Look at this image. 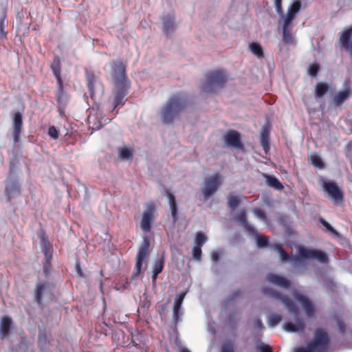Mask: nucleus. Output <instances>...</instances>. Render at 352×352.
Returning a JSON list of instances; mask_svg holds the SVG:
<instances>
[{"instance_id":"nucleus-53","label":"nucleus","mask_w":352,"mask_h":352,"mask_svg":"<svg viewBox=\"0 0 352 352\" xmlns=\"http://www.w3.org/2000/svg\"><path fill=\"white\" fill-rule=\"evenodd\" d=\"M171 210V217L173 219V222L175 223L178 220V210H177V206L175 208H170Z\"/></svg>"},{"instance_id":"nucleus-56","label":"nucleus","mask_w":352,"mask_h":352,"mask_svg":"<svg viewBox=\"0 0 352 352\" xmlns=\"http://www.w3.org/2000/svg\"><path fill=\"white\" fill-rule=\"evenodd\" d=\"M254 325L256 328L261 330L263 328V325L262 321L259 318H256L254 320Z\"/></svg>"},{"instance_id":"nucleus-34","label":"nucleus","mask_w":352,"mask_h":352,"mask_svg":"<svg viewBox=\"0 0 352 352\" xmlns=\"http://www.w3.org/2000/svg\"><path fill=\"white\" fill-rule=\"evenodd\" d=\"M311 164L316 168L323 169L324 164L322 158L318 154H313L309 157Z\"/></svg>"},{"instance_id":"nucleus-26","label":"nucleus","mask_w":352,"mask_h":352,"mask_svg":"<svg viewBox=\"0 0 352 352\" xmlns=\"http://www.w3.org/2000/svg\"><path fill=\"white\" fill-rule=\"evenodd\" d=\"M85 79L88 89L91 95L94 94L96 77L93 72L87 70L85 72Z\"/></svg>"},{"instance_id":"nucleus-6","label":"nucleus","mask_w":352,"mask_h":352,"mask_svg":"<svg viewBox=\"0 0 352 352\" xmlns=\"http://www.w3.org/2000/svg\"><path fill=\"white\" fill-rule=\"evenodd\" d=\"M222 184V177L215 173L204 179V186L201 192L204 199H208L214 195Z\"/></svg>"},{"instance_id":"nucleus-14","label":"nucleus","mask_w":352,"mask_h":352,"mask_svg":"<svg viewBox=\"0 0 352 352\" xmlns=\"http://www.w3.org/2000/svg\"><path fill=\"white\" fill-rule=\"evenodd\" d=\"M226 144L231 147L236 148H243V146L241 143V135L235 130H228L223 136Z\"/></svg>"},{"instance_id":"nucleus-43","label":"nucleus","mask_w":352,"mask_h":352,"mask_svg":"<svg viewBox=\"0 0 352 352\" xmlns=\"http://www.w3.org/2000/svg\"><path fill=\"white\" fill-rule=\"evenodd\" d=\"M52 260V256L50 257H45V262L43 265V272L45 276H47L50 274L51 271V262Z\"/></svg>"},{"instance_id":"nucleus-62","label":"nucleus","mask_w":352,"mask_h":352,"mask_svg":"<svg viewBox=\"0 0 352 352\" xmlns=\"http://www.w3.org/2000/svg\"><path fill=\"white\" fill-rule=\"evenodd\" d=\"M179 352H190V351L186 348H183L180 350Z\"/></svg>"},{"instance_id":"nucleus-19","label":"nucleus","mask_w":352,"mask_h":352,"mask_svg":"<svg viewBox=\"0 0 352 352\" xmlns=\"http://www.w3.org/2000/svg\"><path fill=\"white\" fill-rule=\"evenodd\" d=\"M266 280L271 283L283 288L287 289L290 287V281L289 280L274 274L270 273L267 274Z\"/></svg>"},{"instance_id":"nucleus-31","label":"nucleus","mask_w":352,"mask_h":352,"mask_svg":"<svg viewBox=\"0 0 352 352\" xmlns=\"http://www.w3.org/2000/svg\"><path fill=\"white\" fill-rule=\"evenodd\" d=\"M266 184L267 186L274 188L276 190H281L283 189V185L278 181V179L272 175H265Z\"/></svg>"},{"instance_id":"nucleus-5","label":"nucleus","mask_w":352,"mask_h":352,"mask_svg":"<svg viewBox=\"0 0 352 352\" xmlns=\"http://www.w3.org/2000/svg\"><path fill=\"white\" fill-rule=\"evenodd\" d=\"M262 292L264 295L281 300L292 314L294 316H298L299 314L298 307L287 296L283 295L267 287H263L262 289Z\"/></svg>"},{"instance_id":"nucleus-54","label":"nucleus","mask_w":352,"mask_h":352,"mask_svg":"<svg viewBox=\"0 0 352 352\" xmlns=\"http://www.w3.org/2000/svg\"><path fill=\"white\" fill-rule=\"evenodd\" d=\"M257 348L261 352H272V347L270 345L265 344L263 343Z\"/></svg>"},{"instance_id":"nucleus-38","label":"nucleus","mask_w":352,"mask_h":352,"mask_svg":"<svg viewBox=\"0 0 352 352\" xmlns=\"http://www.w3.org/2000/svg\"><path fill=\"white\" fill-rule=\"evenodd\" d=\"M207 241V237L204 233L202 232H197L196 233L195 239V245L202 247V245Z\"/></svg>"},{"instance_id":"nucleus-9","label":"nucleus","mask_w":352,"mask_h":352,"mask_svg":"<svg viewBox=\"0 0 352 352\" xmlns=\"http://www.w3.org/2000/svg\"><path fill=\"white\" fill-rule=\"evenodd\" d=\"M298 252L299 257L302 258L314 259L321 263H326L328 262L327 254L321 250L299 247Z\"/></svg>"},{"instance_id":"nucleus-51","label":"nucleus","mask_w":352,"mask_h":352,"mask_svg":"<svg viewBox=\"0 0 352 352\" xmlns=\"http://www.w3.org/2000/svg\"><path fill=\"white\" fill-rule=\"evenodd\" d=\"M253 212L260 219L264 220L266 219L265 212L260 208L254 209Z\"/></svg>"},{"instance_id":"nucleus-27","label":"nucleus","mask_w":352,"mask_h":352,"mask_svg":"<svg viewBox=\"0 0 352 352\" xmlns=\"http://www.w3.org/2000/svg\"><path fill=\"white\" fill-rule=\"evenodd\" d=\"M46 285L45 283L38 282L36 284L35 292H34V300L38 305L43 303V293L45 289Z\"/></svg>"},{"instance_id":"nucleus-48","label":"nucleus","mask_w":352,"mask_h":352,"mask_svg":"<svg viewBox=\"0 0 352 352\" xmlns=\"http://www.w3.org/2000/svg\"><path fill=\"white\" fill-rule=\"evenodd\" d=\"M201 247L194 245L192 248V257L195 261H199L201 258Z\"/></svg>"},{"instance_id":"nucleus-21","label":"nucleus","mask_w":352,"mask_h":352,"mask_svg":"<svg viewBox=\"0 0 352 352\" xmlns=\"http://www.w3.org/2000/svg\"><path fill=\"white\" fill-rule=\"evenodd\" d=\"M21 192V185L17 182H12L5 189V195L9 201L16 195Z\"/></svg>"},{"instance_id":"nucleus-61","label":"nucleus","mask_w":352,"mask_h":352,"mask_svg":"<svg viewBox=\"0 0 352 352\" xmlns=\"http://www.w3.org/2000/svg\"><path fill=\"white\" fill-rule=\"evenodd\" d=\"M234 315H232V314L229 315L228 321L230 324H234Z\"/></svg>"},{"instance_id":"nucleus-8","label":"nucleus","mask_w":352,"mask_h":352,"mask_svg":"<svg viewBox=\"0 0 352 352\" xmlns=\"http://www.w3.org/2000/svg\"><path fill=\"white\" fill-rule=\"evenodd\" d=\"M323 190L335 204H339L343 202L344 195L342 190L335 182L324 181L322 184Z\"/></svg>"},{"instance_id":"nucleus-12","label":"nucleus","mask_w":352,"mask_h":352,"mask_svg":"<svg viewBox=\"0 0 352 352\" xmlns=\"http://www.w3.org/2000/svg\"><path fill=\"white\" fill-rule=\"evenodd\" d=\"M155 206L153 204H148L146 210L144 211L141 220V228L144 232H149L151 224L154 219V212Z\"/></svg>"},{"instance_id":"nucleus-37","label":"nucleus","mask_w":352,"mask_h":352,"mask_svg":"<svg viewBox=\"0 0 352 352\" xmlns=\"http://www.w3.org/2000/svg\"><path fill=\"white\" fill-rule=\"evenodd\" d=\"M292 29H282L283 40L287 44H292L294 42V38L291 33Z\"/></svg>"},{"instance_id":"nucleus-10","label":"nucleus","mask_w":352,"mask_h":352,"mask_svg":"<svg viewBox=\"0 0 352 352\" xmlns=\"http://www.w3.org/2000/svg\"><path fill=\"white\" fill-rule=\"evenodd\" d=\"M294 298L298 301L303 308L306 316L309 318H315L316 307L312 301L306 296L298 292L294 294Z\"/></svg>"},{"instance_id":"nucleus-39","label":"nucleus","mask_w":352,"mask_h":352,"mask_svg":"<svg viewBox=\"0 0 352 352\" xmlns=\"http://www.w3.org/2000/svg\"><path fill=\"white\" fill-rule=\"evenodd\" d=\"M252 236L255 237L256 240L257 245L259 248H264L266 247L268 244V238L263 235H259L258 234V232H256V234L254 235H252Z\"/></svg>"},{"instance_id":"nucleus-64","label":"nucleus","mask_w":352,"mask_h":352,"mask_svg":"<svg viewBox=\"0 0 352 352\" xmlns=\"http://www.w3.org/2000/svg\"><path fill=\"white\" fill-rule=\"evenodd\" d=\"M239 293V291H237L236 294H235L234 295H237Z\"/></svg>"},{"instance_id":"nucleus-25","label":"nucleus","mask_w":352,"mask_h":352,"mask_svg":"<svg viewBox=\"0 0 352 352\" xmlns=\"http://www.w3.org/2000/svg\"><path fill=\"white\" fill-rule=\"evenodd\" d=\"M181 300H175L173 305V323L175 326L181 321V316L182 315V312L181 311L182 307Z\"/></svg>"},{"instance_id":"nucleus-59","label":"nucleus","mask_w":352,"mask_h":352,"mask_svg":"<svg viewBox=\"0 0 352 352\" xmlns=\"http://www.w3.org/2000/svg\"><path fill=\"white\" fill-rule=\"evenodd\" d=\"M159 274H158V273L153 272V275H152V282H153V285H155V283H156V280H157V276H158Z\"/></svg>"},{"instance_id":"nucleus-2","label":"nucleus","mask_w":352,"mask_h":352,"mask_svg":"<svg viewBox=\"0 0 352 352\" xmlns=\"http://www.w3.org/2000/svg\"><path fill=\"white\" fill-rule=\"evenodd\" d=\"M206 82L201 87L202 92L214 93L217 89L222 88L228 81V77L223 69L210 71L206 74Z\"/></svg>"},{"instance_id":"nucleus-49","label":"nucleus","mask_w":352,"mask_h":352,"mask_svg":"<svg viewBox=\"0 0 352 352\" xmlns=\"http://www.w3.org/2000/svg\"><path fill=\"white\" fill-rule=\"evenodd\" d=\"M166 195L168 199L170 208L177 207V202L175 200V195L169 192L168 190L166 191Z\"/></svg>"},{"instance_id":"nucleus-41","label":"nucleus","mask_w":352,"mask_h":352,"mask_svg":"<svg viewBox=\"0 0 352 352\" xmlns=\"http://www.w3.org/2000/svg\"><path fill=\"white\" fill-rule=\"evenodd\" d=\"M282 320V316L278 314H271L268 318V323L270 327H275Z\"/></svg>"},{"instance_id":"nucleus-20","label":"nucleus","mask_w":352,"mask_h":352,"mask_svg":"<svg viewBox=\"0 0 352 352\" xmlns=\"http://www.w3.org/2000/svg\"><path fill=\"white\" fill-rule=\"evenodd\" d=\"M283 327L286 331L294 333L303 331L305 328V324L302 318H298L295 323L292 322H285Z\"/></svg>"},{"instance_id":"nucleus-50","label":"nucleus","mask_w":352,"mask_h":352,"mask_svg":"<svg viewBox=\"0 0 352 352\" xmlns=\"http://www.w3.org/2000/svg\"><path fill=\"white\" fill-rule=\"evenodd\" d=\"M48 134L51 138H52L54 140L58 139L59 136L58 131L54 126H50L48 129Z\"/></svg>"},{"instance_id":"nucleus-52","label":"nucleus","mask_w":352,"mask_h":352,"mask_svg":"<svg viewBox=\"0 0 352 352\" xmlns=\"http://www.w3.org/2000/svg\"><path fill=\"white\" fill-rule=\"evenodd\" d=\"M276 11L278 14L283 13L282 0H274Z\"/></svg>"},{"instance_id":"nucleus-42","label":"nucleus","mask_w":352,"mask_h":352,"mask_svg":"<svg viewBox=\"0 0 352 352\" xmlns=\"http://www.w3.org/2000/svg\"><path fill=\"white\" fill-rule=\"evenodd\" d=\"M120 157L122 160H129L133 157L131 151L127 147H122L119 149Z\"/></svg>"},{"instance_id":"nucleus-23","label":"nucleus","mask_w":352,"mask_h":352,"mask_svg":"<svg viewBox=\"0 0 352 352\" xmlns=\"http://www.w3.org/2000/svg\"><path fill=\"white\" fill-rule=\"evenodd\" d=\"M272 246L279 254L280 258L281 261L289 262V261H297V259L293 258L291 256H289L285 251L281 243H274Z\"/></svg>"},{"instance_id":"nucleus-33","label":"nucleus","mask_w":352,"mask_h":352,"mask_svg":"<svg viewBox=\"0 0 352 352\" xmlns=\"http://www.w3.org/2000/svg\"><path fill=\"white\" fill-rule=\"evenodd\" d=\"M336 320L339 332L343 336L348 333L352 337V330L347 327L344 320L340 318H337Z\"/></svg>"},{"instance_id":"nucleus-40","label":"nucleus","mask_w":352,"mask_h":352,"mask_svg":"<svg viewBox=\"0 0 352 352\" xmlns=\"http://www.w3.org/2000/svg\"><path fill=\"white\" fill-rule=\"evenodd\" d=\"M295 18V16L287 13L283 17L282 29H292V24Z\"/></svg>"},{"instance_id":"nucleus-45","label":"nucleus","mask_w":352,"mask_h":352,"mask_svg":"<svg viewBox=\"0 0 352 352\" xmlns=\"http://www.w3.org/2000/svg\"><path fill=\"white\" fill-rule=\"evenodd\" d=\"M320 223L327 229V231L330 232L332 234L338 236L339 233L324 219H320Z\"/></svg>"},{"instance_id":"nucleus-32","label":"nucleus","mask_w":352,"mask_h":352,"mask_svg":"<svg viewBox=\"0 0 352 352\" xmlns=\"http://www.w3.org/2000/svg\"><path fill=\"white\" fill-rule=\"evenodd\" d=\"M249 50L252 54H254L257 58H261L264 57V52L261 45L256 43L252 42L249 44Z\"/></svg>"},{"instance_id":"nucleus-60","label":"nucleus","mask_w":352,"mask_h":352,"mask_svg":"<svg viewBox=\"0 0 352 352\" xmlns=\"http://www.w3.org/2000/svg\"><path fill=\"white\" fill-rule=\"evenodd\" d=\"M186 296V292H182L175 300H181V302H183L184 298Z\"/></svg>"},{"instance_id":"nucleus-18","label":"nucleus","mask_w":352,"mask_h":352,"mask_svg":"<svg viewBox=\"0 0 352 352\" xmlns=\"http://www.w3.org/2000/svg\"><path fill=\"white\" fill-rule=\"evenodd\" d=\"M234 219L241 223L250 235H254L256 234V230L248 221L246 212L245 210H241L239 214H237L234 217Z\"/></svg>"},{"instance_id":"nucleus-7","label":"nucleus","mask_w":352,"mask_h":352,"mask_svg":"<svg viewBox=\"0 0 352 352\" xmlns=\"http://www.w3.org/2000/svg\"><path fill=\"white\" fill-rule=\"evenodd\" d=\"M150 241L147 238L143 239L142 243L138 248L135 259V270L133 273V276H137L141 272L142 263L145 261L149 256Z\"/></svg>"},{"instance_id":"nucleus-16","label":"nucleus","mask_w":352,"mask_h":352,"mask_svg":"<svg viewBox=\"0 0 352 352\" xmlns=\"http://www.w3.org/2000/svg\"><path fill=\"white\" fill-rule=\"evenodd\" d=\"M23 128V118L20 112H16L13 118V138L15 143L18 142Z\"/></svg>"},{"instance_id":"nucleus-63","label":"nucleus","mask_w":352,"mask_h":352,"mask_svg":"<svg viewBox=\"0 0 352 352\" xmlns=\"http://www.w3.org/2000/svg\"><path fill=\"white\" fill-rule=\"evenodd\" d=\"M10 172L14 173V166L12 168L10 167Z\"/></svg>"},{"instance_id":"nucleus-24","label":"nucleus","mask_w":352,"mask_h":352,"mask_svg":"<svg viewBox=\"0 0 352 352\" xmlns=\"http://www.w3.org/2000/svg\"><path fill=\"white\" fill-rule=\"evenodd\" d=\"M41 250L44 254L45 257L52 256V245L50 243L48 238L43 233L41 236Z\"/></svg>"},{"instance_id":"nucleus-55","label":"nucleus","mask_w":352,"mask_h":352,"mask_svg":"<svg viewBox=\"0 0 352 352\" xmlns=\"http://www.w3.org/2000/svg\"><path fill=\"white\" fill-rule=\"evenodd\" d=\"M294 352H313L308 344L306 347H298L295 349Z\"/></svg>"},{"instance_id":"nucleus-15","label":"nucleus","mask_w":352,"mask_h":352,"mask_svg":"<svg viewBox=\"0 0 352 352\" xmlns=\"http://www.w3.org/2000/svg\"><path fill=\"white\" fill-rule=\"evenodd\" d=\"M117 88V90L115 93L114 96V107L115 109L119 105H122L124 104V97L127 94V89L130 87V83L124 84V85H115Z\"/></svg>"},{"instance_id":"nucleus-46","label":"nucleus","mask_w":352,"mask_h":352,"mask_svg":"<svg viewBox=\"0 0 352 352\" xmlns=\"http://www.w3.org/2000/svg\"><path fill=\"white\" fill-rule=\"evenodd\" d=\"M229 207L234 210L239 204V200L237 196H229L228 201Z\"/></svg>"},{"instance_id":"nucleus-11","label":"nucleus","mask_w":352,"mask_h":352,"mask_svg":"<svg viewBox=\"0 0 352 352\" xmlns=\"http://www.w3.org/2000/svg\"><path fill=\"white\" fill-rule=\"evenodd\" d=\"M51 69L58 82V91L56 94V99L60 102L63 94V82L60 75L61 64L58 58H56L53 60Z\"/></svg>"},{"instance_id":"nucleus-28","label":"nucleus","mask_w":352,"mask_h":352,"mask_svg":"<svg viewBox=\"0 0 352 352\" xmlns=\"http://www.w3.org/2000/svg\"><path fill=\"white\" fill-rule=\"evenodd\" d=\"M12 325V319L9 317H3L1 320L0 332L1 338L3 339L7 336L10 332V329Z\"/></svg>"},{"instance_id":"nucleus-29","label":"nucleus","mask_w":352,"mask_h":352,"mask_svg":"<svg viewBox=\"0 0 352 352\" xmlns=\"http://www.w3.org/2000/svg\"><path fill=\"white\" fill-rule=\"evenodd\" d=\"M174 30V17L168 16L163 19V31L166 34H170Z\"/></svg>"},{"instance_id":"nucleus-58","label":"nucleus","mask_w":352,"mask_h":352,"mask_svg":"<svg viewBox=\"0 0 352 352\" xmlns=\"http://www.w3.org/2000/svg\"><path fill=\"white\" fill-rule=\"evenodd\" d=\"M76 272L78 274L79 276L80 277H82L83 276V273H82V271L80 267V265L79 263H76Z\"/></svg>"},{"instance_id":"nucleus-13","label":"nucleus","mask_w":352,"mask_h":352,"mask_svg":"<svg viewBox=\"0 0 352 352\" xmlns=\"http://www.w3.org/2000/svg\"><path fill=\"white\" fill-rule=\"evenodd\" d=\"M339 42L342 48L349 52L352 58V25L340 32Z\"/></svg>"},{"instance_id":"nucleus-35","label":"nucleus","mask_w":352,"mask_h":352,"mask_svg":"<svg viewBox=\"0 0 352 352\" xmlns=\"http://www.w3.org/2000/svg\"><path fill=\"white\" fill-rule=\"evenodd\" d=\"M301 2L300 0H294L287 9V13L296 17V14L300 11Z\"/></svg>"},{"instance_id":"nucleus-4","label":"nucleus","mask_w":352,"mask_h":352,"mask_svg":"<svg viewBox=\"0 0 352 352\" xmlns=\"http://www.w3.org/2000/svg\"><path fill=\"white\" fill-rule=\"evenodd\" d=\"M111 74L114 80L115 85H124L130 83L126 76V64L121 58H118L110 63Z\"/></svg>"},{"instance_id":"nucleus-36","label":"nucleus","mask_w":352,"mask_h":352,"mask_svg":"<svg viewBox=\"0 0 352 352\" xmlns=\"http://www.w3.org/2000/svg\"><path fill=\"white\" fill-rule=\"evenodd\" d=\"M164 264H165V258H164V255H162L160 258L156 260L154 262L153 266V272H156V273L160 274L164 270Z\"/></svg>"},{"instance_id":"nucleus-47","label":"nucleus","mask_w":352,"mask_h":352,"mask_svg":"<svg viewBox=\"0 0 352 352\" xmlns=\"http://www.w3.org/2000/svg\"><path fill=\"white\" fill-rule=\"evenodd\" d=\"M221 352H234V344L231 341L225 342L221 346Z\"/></svg>"},{"instance_id":"nucleus-1","label":"nucleus","mask_w":352,"mask_h":352,"mask_svg":"<svg viewBox=\"0 0 352 352\" xmlns=\"http://www.w3.org/2000/svg\"><path fill=\"white\" fill-rule=\"evenodd\" d=\"M187 107V97L182 94L172 96L162 111V118L165 124L172 123L174 118Z\"/></svg>"},{"instance_id":"nucleus-30","label":"nucleus","mask_w":352,"mask_h":352,"mask_svg":"<svg viewBox=\"0 0 352 352\" xmlns=\"http://www.w3.org/2000/svg\"><path fill=\"white\" fill-rule=\"evenodd\" d=\"M329 85L326 82H318L315 87V96L316 98H322L329 90Z\"/></svg>"},{"instance_id":"nucleus-22","label":"nucleus","mask_w":352,"mask_h":352,"mask_svg":"<svg viewBox=\"0 0 352 352\" xmlns=\"http://www.w3.org/2000/svg\"><path fill=\"white\" fill-rule=\"evenodd\" d=\"M270 126H264L261 133V144L265 153L270 150Z\"/></svg>"},{"instance_id":"nucleus-17","label":"nucleus","mask_w":352,"mask_h":352,"mask_svg":"<svg viewBox=\"0 0 352 352\" xmlns=\"http://www.w3.org/2000/svg\"><path fill=\"white\" fill-rule=\"evenodd\" d=\"M352 96V90L346 87L342 91L338 92L333 98L332 103L334 107H340L346 100Z\"/></svg>"},{"instance_id":"nucleus-57","label":"nucleus","mask_w":352,"mask_h":352,"mask_svg":"<svg viewBox=\"0 0 352 352\" xmlns=\"http://www.w3.org/2000/svg\"><path fill=\"white\" fill-rule=\"evenodd\" d=\"M220 254L218 252H213L212 253V259L213 261L217 262L219 259Z\"/></svg>"},{"instance_id":"nucleus-44","label":"nucleus","mask_w":352,"mask_h":352,"mask_svg":"<svg viewBox=\"0 0 352 352\" xmlns=\"http://www.w3.org/2000/svg\"><path fill=\"white\" fill-rule=\"evenodd\" d=\"M319 70V65L318 63H312L309 66L307 72L310 76L315 77L317 76Z\"/></svg>"},{"instance_id":"nucleus-3","label":"nucleus","mask_w":352,"mask_h":352,"mask_svg":"<svg viewBox=\"0 0 352 352\" xmlns=\"http://www.w3.org/2000/svg\"><path fill=\"white\" fill-rule=\"evenodd\" d=\"M329 343L330 338L327 331L318 328L314 331L313 340L307 344L313 352H327Z\"/></svg>"}]
</instances>
